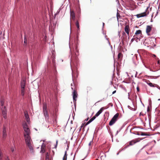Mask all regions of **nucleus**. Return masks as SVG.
I'll return each mask as SVG.
<instances>
[{
	"label": "nucleus",
	"mask_w": 160,
	"mask_h": 160,
	"mask_svg": "<svg viewBox=\"0 0 160 160\" xmlns=\"http://www.w3.org/2000/svg\"><path fill=\"white\" fill-rule=\"evenodd\" d=\"M73 52H75V55L74 54V52L73 53H72L71 57V62L72 63L75 64L78 63V58L77 56V53L78 52V45L77 44H75L73 47Z\"/></svg>",
	"instance_id": "obj_1"
},
{
	"label": "nucleus",
	"mask_w": 160,
	"mask_h": 160,
	"mask_svg": "<svg viewBox=\"0 0 160 160\" xmlns=\"http://www.w3.org/2000/svg\"><path fill=\"white\" fill-rule=\"evenodd\" d=\"M25 140L26 145L28 148H29L30 151L32 152H34L33 146L31 143V139L30 135H27L24 136Z\"/></svg>",
	"instance_id": "obj_2"
},
{
	"label": "nucleus",
	"mask_w": 160,
	"mask_h": 160,
	"mask_svg": "<svg viewBox=\"0 0 160 160\" xmlns=\"http://www.w3.org/2000/svg\"><path fill=\"white\" fill-rule=\"evenodd\" d=\"M4 99L2 98H1V105L2 106V108H1V109L2 110V115L3 116V118L6 119L7 118V109L5 106H3L4 103Z\"/></svg>",
	"instance_id": "obj_3"
},
{
	"label": "nucleus",
	"mask_w": 160,
	"mask_h": 160,
	"mask_svg": "<svg viewBox=\"0 0 160 160\" xmlns=\"http://www.w3.org/2000/svg\"><path fill=\"white\" fill-rule=\"evenodd\" d=\"M23 126L24 131L25 132L24 133V136H25V135H30V131L28 128V126L26 122H25L23 124Z\"/></svg>",
	"instance_id": "obj_4"
},
{
	"label": "nucleus",
	"mask_w": 160,
	"mask_h": 160,
	"mask_svg": "<svg viewBox=\"0 0 160 160\" xmlns=\"http://www.w3.org/2000/svg\"><path fill=\"white\" fill-rule=\"evenodd\" d=\"M118 116V113H117L115 114L109 122V125L111 126L114 124L117 120Z\"/></svg>",
	"instance_id": "obj_5"
},
{
	"label": "nucleus",
	"mask_w": 160,
	"mask_h": 160,
	"mask_svg": "<svg viewBox=\"0 0 160 160\" xmlns=\"http://www.w3.org/2000/svg\"><path fill=\"white\" fill-rule=\"evenodd\" d=\"M149 8V6L147 7L145 12L136 15V16H137V18H139L147 16V15L149 13V12L148 10Z\"/></svg>",
	"instance_id": "obj_6"
},
{
	"label": "nucleus",
	"mask_w": 160,
	"mask_h": 160,
	"mask_svg": "<svg viewBox=\"0 0 160 160\" xmlns=\"http://www.w3.org/2000/svg\"><path fill=\"white\" fill-rule=\"evenodd\" d=\"M43 112L44 113V116L45 118V119L48 120L49 118V116L48 112L47 110V106L46 105H44L43 106Z\"/></svg>",
	"instance_id": "obj_7"
},
{
	"label": "nucleus",
	"mask_w": 160,
	"mask_h": 160,
	"mask_svg": "<svg viewBox=\"0 0 160 160\" xmlns=\"http://www.w3.org/2000/svg\"><path fill=\"white\" fill-rule=\"evenodd\" d=\"M142 34L141 31L140 30H139L136 31L135 33V35L134 36V37H139V38L140 39V37H142ZM137 38L138 39V38Z\"/></svg>",
	"instance_id": "obj_8"
},
{
	"label": "nucleus",
	"mask_w": 160,
	"mask_h": 160,
	"mask_svg": "<svg viewBox=\"0 0 160 160\" xmlns=\"http://www.w3.org/2000/svg\"><path fill=\"white\" fill-rule=\"evenodd\" d=\"M70 19L71 20L74 21L75 19V15L73 10H70Z\"/></svg>",
	"instance_id": "obj_9"
},
{
	"label": "nucleus",
	"mask_w": 160,
	"mask_h": 160,
	"mask_svg": "<svg viewBox=\"0 0 160 160\" xmlns=\"http://www.w3.org/2000/svg\"><path fill=\"white\" fill-rule=\"evenodd\" d=\"M73 95V100L74 102H76L77 100V98L78 94L76 90L75 89L73 91V92L72 93Z\"/></svg>",
	"instance_id": "obj_10"
},
{
	"label": "nucleus",
	"mask_w": 160,
	"mask_h": 160,
	"mask_svg": "<svg viewBox=\"0 0 160 160\" xmlns=\"http://www.w3.org/2000/svg\"><path fill=\"white\" fill-rule=\"evenodd\" d=\"M7 135L6 133V128L5 126H4L3 128L2 131V138L4 139L6 138Z\"/></svg>",
	"instance_id": "obj_11"
},
{
	"label": "nucleus",
	"mask_w": 160,
	"mask_h": 160,
	"mask_svg": "<svg viewBox=\"0 0 160 160\" xmlns=\"http://www.w3.org/2000/svg\"><path fill=\"white\" fill-rule=\"evenodd\" d=\"M130 30L129 26L128 25L125 26V32L127 33L128 36H129V31Z\"/></svg>",
	"instance_id": "obj_12"
},
{
	"label": "nucleus",
	"mask_w": 160,
	"mask_h": 160,
	"mask_svg": "<svg viewBox=\"0 0 160 160\" xmlns=\"http://www.w3.org/2000/svg\"><path fill=\"white\" fill-rule=\"evenodd\" d=\"M80 21V20L78 18V19H77L76 22H75V25L77 28L78 30H80L79 28V21Z\"/></svg>",
	"instance_id": "obj_13"
},
{
	"label": "nucleus",
	"mask_w": 160,
	"mask_h": 160,
	"mask_svg": "<svg viewBox=\"0 0 160 160\" xmlns=\"http://www.w3.org/2000/svg\"><path fill=\"white\" fill-rule=\"evenodd\" d=\"M139 138H138L135 139V140H133L131 141H130L129 142V145H132L136 143L137 142H138L139 141Z\"/></svg>",
	"instance_id": "obj_14"
},
{
	"label": "nucleus",
	"mask_w": 160,
	"mask_h": 160,
	"mask_svg": "<svg viewBox=\"0 0 160 160\" xmlns=\"http://www.w3.org/2000/svg\"><path fill=\"white\" fill-rule=\"evenodd\" d=\"M152 28V26L148 25L147 26L146 32L147 33H148L151 31Z\"/></svg>",
	"instance_id": "obj_15"
},
{
	"label": "nucleus",
	"mask_w": 160,
	"mask_h": 160,
	"mask_svg": "<svg viewBox=\"0 0 160 160\" xmlns=\"http://www.w3.org/2000/svg\"><path fill=\"white\" fill-rule=\"evenodd\" d=\"M104 109L103 107L101 108L100 110L96 114L95 116L97 117L102 112Z\"/></svg>",
	"instance_id": "obj_16"
},
{
	"label": "nucleus",
	"mask_w": 160,
	"mask_h": 160,
	"mask_svg": "<svg viewBox=\"0 0 160 160\" xmlns=\"http://www.w3.org/2000/svg\"><path fill=\"white\" fill-rule=\"evenodd\" d=\"M96 117L97 116H96L95 115L94 116H93L91 119H90L89 120V121L88 122H87V123H86V125H88L89 123L91 122L92 121L94 120L95 119V118H96Z\"/></svg>",
	"instance_id": "obj_17"
},
{
	"label": "nucleus",
	"mask_w": 160,
	"mask_h": 160,
	"mask_svg": "<svg viewBox=\"0 0 160 160\" xmlns=\"http://www.w3.org/2000/svg\"><path fill=\"white\" fill-rule=\"evenodd\" d=\"M127 38V36L126 35V34L125 32H123L122 33V42H123V41H124Z\"/></svg>",
	"instance_id": "obj_18"
},
{
	"label": "nucleus",
	"mask_w": 160,
	"mask_h": 160,
	"mask_svg": "<svg viewBox=\"0 0 160 160\" xmlns=\"http://www.w3.org/2000/svg\"><path fill=\"white\" fill-rule=\"evenodd\" d=\"M24 115L25 118V119L27 122H28L29 120V117L27 113L25 112Z\"/></svg>",
	"instance_id": "obj_19"
},
{
	"label": "nucleus",
	"mask_w": 160,
	"mask_h": 160,
	"mask_svg": "<svg viewBox=\"0 0 160 160\" xmlns=\"http://www.w3.org/2000/svg\"><path fill=\"white\" fill-rule=\"evenodd\" d=\"M123 57L122 54L120 52L118 53V59L120 60L121 61Z\"/></svg>",
	"instance_id": "obj_20"
},
{
	"label": "nucleus",
	"mask_w": 160,
	"mask_h": 160,
	"mask_svg": "<svg viewBox=\"0 0 160 160\" xmlns=\"http://www.w3.org/2000/svg\"><path fill=\"white\" fill-rule=\"evenodd\" d=\"M25 83L24 81L21 82V89H25Z\"/></svg>",
	"instance_id": "obj_21"
},
{
	"label": "nucleus",
	"mask_w": 160,
	"mask_h": 160,
	"mask_svg": "<svg viewBox=\"0 0 160 160\" xmlns=\"http://www.w3.org/2000/svg\"><path fill=\"white\" fill-rule=\"evenodd\" d=\"M67 151H65L64 155L63 158V160H67Z\"/></svg>",
	"instance_id": "obj_22"
},
{
	"label": "nucleus",
	"mask_w": 160,
	"mask_h": 160,
	"mask_svg": "<svg viewBox=\"0 0 160 160\" xmlns=\"http://www.w3.org/2000/svg\"><path fill=\"white\" fill-rule=\"evenodd\" d=\"M141 135L142 136H149L150 135L147 134V133L141 132Z\"/></svg>",
	"instance_id": "obj_23"
},
{
	"label": "nucleus",
	"mask_w": 160,
	"mask_h": 160,
	"mask_svg": "<svg viewBox=\"0 0 160 160\" xmlns=\"http://www.w3.org/2000/svg\"><path fill=\"white\" fill-rule=\"evenodd\" d=\"M147 84L150 87H155V84H153L151 82H149L148 83L147 82Z\"/></svg>",
	"instance_id": "obj_24"
},
{
	"label": "nucleus",
	"mask_w": 160,
	"mask_h": 160,
	"mask_svg": "<svg viewBox=\"0 0 160 160\" xmlns=\"http://www.w3.org/2000/svg\"><path fill=\"white\" fill-rule=\"evenodd\" d=\"M45 146H43L42 145L41 148V152H45Z\"/></svg>",
	"instance_id": "obj_25"
},
{
	"label": "nucleus",
	"mask_w": 160,
	"mask_h": 160,
	"mask_svg": "<svg viewBox=\"0 0 160 160\" xmlns=\"http://www.w3.org/2000/svg\"><path fill=\"white\" fill-rule=\"evenodd\" d=\"M21 95L23 96L25 94V89H21Z\"/></svg>",
	"instance_id": "obj_26"
},
{
	"label": "nucleus",
	"mask_w": 160,
	"mask_h": 160,
	"mask_svg": "<svg viewBox=\"0 0 160 160\" xmlns=\"http://www.w3.org/2000/svg\"><path fill=\"white\" fill-rule=\"evenodd\" d=\"M52 116L53 117L55 118H56L57 116V114L56 112H55L54 113H53V115H52Z\"/></svg>",
	"instance_id": "obj_27"
},
{
	"label": "nucleus",
	"mask_w": 160,
	"mask_h": 160,
	"mask_svg": "<svg viewBox=\"0 0 160 160\" xmlns=\"http://www.w3.org/2000/svg\"><path fill=\"white\" fill-rule=\"evenodd\" d=\"M135 134L138 135H141V132H135Z\"/></svg>",
	"instance_id": "obj_28"
},
{
	"label": "nucleus",
	"mask_w": 160,
	"mask_h": 160,
	"mask_svg": "<svg viewBox=\"0 0 160 160\" xmlns=\"http://www.w3.org/2000/svg\"><path fill=\"white\" fill-rule=\"evenodd\" d=\"M155 87H157L158 89H159L160 90V87H159V86L158 85L155 84Z\"/></svg>",
	"instance_id": "obj_29"
},
{
	"label": "nucleus",
	"mask_w": 160,
	"mask_h": 160,
	"mask_svg": "<svg viewBox=\"0 0 160 160\" xmlns=\"http://www.w3.org/2000/svg\"><path fill=\"white\" fill-rule=\"evenodd\" d=\"M11 151L12 152H14V149L13 147H12V148H11Z\"/></svg>",
	"instance_id": "obj_30"
},
{
	"label": "nucleus",
	"mask_w": 160,
	"mask_h": 160,
	"mask_svg": "<svg viewBox=\"0 0 160 160\" xmlns=\"http://www.w3.org/2000/svg\"><path fill=\"white\" fill-rule=\"evenodd\" d=\"M92 141H91L89 142V146H91V144H92Z\"/></svg>",
	"instance_id": "obj_31"
},
{
	"label": "nucleus",
	"mask_w": 160,
	"mask_h": 160,
	"mask_svg": "<svg viewBox=\"0 0 160 160\" xmlns=\"http://www.w3.org/2000/svg\"><path fill=\"white\" fill-rule=\"evenodd\" d=\"M137 89L138 92L139 91V88L138 86H137Z\"/></svg>",
	"instance_id": "obj_32"
},
{
	"label": "nucleus",
	"mask_w": 160,
	"mask_h": 160,
	"mask_svg": "<svg viewBox=\"0 0 160 160\" xmlns=\"http://www.w3.org/2000/svg\"><path fill=\"white\" fill-rule=\"evenodd\" d=\"M24 42L25 43V44H26L27 43V40L26 39V38H24Z\"/></svg>",
	"instance_id": "obj_33"
},
{
	"label": "nucleus",
	"mask_w": 160,
	"mask_h": 160,
	"mask_svg": "<svg viewBox=\"0 0 160 160\" xmlns=\"http://www.w3.org/2000/svg\"><path fill=\"white\" fill-rule=\"evenodd\" d=\"M5 160H10L9 158H8V157H7L5 158Z\"/></svg>",
	"instance_id": "obj_34"
},
{
	"label": "nucleus",
	"mask_w": 160,
	"mask_h": 160,
	"mask_svg": "<svg viewBox=\"0 0 160 160\" xmlns=\"http://www.w3.org/2000/svg\"><path fill=\"white\" fill-rule=\"evenodd\" d=\"M120 17V15L119 14L118 15V14L117 15V18L118 19V17Z\"/></svg>",
	"instance_id": "obj_35"
},
{
	"label": "nucleus",
	"mask_w": 160,
	"mask_h": 160,
	"mask_svg": "<svg viewBox=\"0 0 160 160\" xmlns=\"http://www.w3.org/2000/svg\"><path fill=\"white\" fill-rule=\"evenodd\" d=\"M116 92V91L115 90L112 92V94H114Z\"/></svg>",
	"instance_id": "obj_36"
},
{
	"label": "nucleus",
	"mask_w": 160,
	"mask_h": 160,
	"mask_svg": "<svg viewBox=\"0 0 160 160\" xmlns=\"http://www.w3.org/2000/svg\"><path fill=\"white\" fill-rule=\"evenodd\" d=\"M58 141H56V146H55V147H56V148L57 146V144H58Z\"/></svg>",
	"instance_id": "obj_37"
},
{
	"label": "nucleus",
	"mask_w": 160,
	"mask_h": 160,
	"mask_svg": "<svg viewBox=\"0 0 160 160\" xmlns=\"http://www.w3.org/2000/svg\"><path fill=\"white\" fill-rule=\"evenodd\" d=\"M159 62H160V61L159 60V61H158V63H159Z\"/></svg>",
	"instance_id": "obj_38"
},
{
	"label": "nucleus",
	"mask_w": 160,
	"mask_h": 160,
	"mask_svg": "<svg viewBox=\"0 0 160 160\" xmlns=\"http://www.w3.org/2000/svg\"><path fill=\"white\" fill-rule=\"evenodd\" d=\"M154 57H156V56L155 55H154Z\"/></svg>",
	"instance_id": "obj_39"
},
{
	"label": "nucleus",
	"mask_w": 160,
	"mask_h": 160,
	"mask_svg": "<svg viewBox=\"0 0 160 160\" xmlns=\"http://www.w3.org/2000/svg\"><path fill=\"white\" fill-rule=\"evenodd\" d=\"M88 119V118L87 119V120H86V121H87Z\"/></svg>",
	"instance_id": "obj_40"
},
{
	"label": "nucleus",
	"mask_w": 160,
	"mask_h": 160,
	"mask_svg": "<svg viewBox=\"0 0 160 160\" xmlns=\"http://www.w3.org/2000/svg\"><path fill=\"white\" fill-rule=\"evenodd\" d=\"M100 101H98V102H99Z\"/></svg>",
	"instance_id": "obj_41"
},
{
	"label": "nucleus",
	"mask_w": 160,
	"mask_h": 160,
	"mask_svg": "<svg viewBox=\"0 0 160 160\" xmlns=\"http://www.w3.org/2000/svg\"><path fill=\"white\" fill-rule=\"evenodd\" d=\"M148 110H149V108H148Z\"/></svg>",
	"instance_id": "obj_42"
},
{
	"label": "nucleus",
	"mask_w": 160,
	"mask_h": 160,
	"mask_svg": "<svg viewBox=\"0 0 160 160\" xmlns=\"http://www.w3.org/2000/svg\"><path fill=\"white\" fill-rule=\"evenodd\" d=\"M82 126H81V128H82Z\"/></svg>",
	"instance_id": "obj_43"
}]
</instances>
